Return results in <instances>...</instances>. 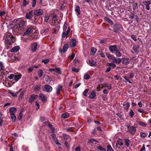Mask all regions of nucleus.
Returning a JSON list of instances; mask_svg holds the SVG:
<instances>
[{
	"label": "nucleus",
	"mask_w": 151,
	"mask_h": 151,
	"mask_svg": "<svg viewBox=\"0 0 151 151\" xmlns=\"http://www.w3.org/2000/svg\"><path fill=\"white\" fill-rule=\"evenodd\" d=\"M68 33L66 31H63L62 34V37H67L68 36Z\"/></svg>",
	"instance_id": "37"
},
{
	"label": "nucleus",
	"mask_w": 151,
	"mask_h": 151,
	"mask_svg": "<svg viewBox=\"0 0 151 151\" xmlns=\"http://www.w3.org/2000/svg\"><path fill=\"white\" fill-rule=\"evenodd\" d=\"M69 115L68 113L66 112L62 115V117L64 119H66L69 116Z\"/></svg>",
	"instance_id": "34"
},
{
	"label": "nucleus",
	"mask_w": 151,
	"mask_h": 151,
	"mask_svg": "<svg viewBox=\"0 0 151 151\" xmlns=\"http://www.w3.org/2000/svg\"><path fill=\"white\" fill-rule=\"evenodd\" d=\"M97 49L94 47H92L91 49L90 54L91 55H93L96 52Z\"/></svg>",
	"instance_id": "28"
},
{
	"label": "nucleus",
	"mask_w": 151,
	"mask_h": 151,
	"mask_svg": "<svg viewBox=\"0 0 151 151\" xmlns=\"http://www.w3.org/2000/svg\"><path fill=\"white\" fill-rule=\"evenodd\" d=\"M114 32H119L120 29H122L121 25L119 24H115L114 25Z\"/></svg>",
	"instance_id": "3"
},
{
	"label": "nucleus",
	"mask_w": 151,
	"mask_h": 151,
	"mask_svg": "<svg viewBox=\"0 0 151 151\" xmlns=\"http://www.w3.org/2000/svg\"><path fill=\"white\" fill-rule=\"evenodd\" d=\"M104 19L105 21H107L111 25L113 24V22L112 20H111L109 18L107 17H105Z\"/></svg>",
	"instance_id": "27"
},
{
	"label": "nucleus",
	"mask_w": 151,
	"mask_h": 151,
	"mask_svg": "<svg viewBox=\"0 0 151 151\" xmlns=\"http://www.w3.org/2000/svg\"><path fill=\"white\" fill-rule=\"evenodd\" d=\"M37 46V44L36 42H34L32 45L31 48L33 52H34L36 51Z\"/></svg>",
	"instance_id": "12"
},
{
	"label": "nucleus",
	"mask_w": 151,
	"mask_h": 151,
	"mask_svg": "<svg viewBox=\"0 0 151 151\" xmlns=\"http://www.w3.org/2000/svg\"><path fill=\"white\" fill-rule=\"evenodd\" d=\"M41 86V84H39L35 85L34 88V90L35 92H37L39 91L40 89Z\"/></svg>",
	"instance_id": "16"
},
{
	"label": "nucleus",
	"mask_w": 151,
	"mask_h": 151,
	"mask_svg": "<svg viewBox=\"0 0 151 151\" xmlns=\"http://www.w3.org/2000/svg\"><path fill=\"white\" fill-rule=\"evenodd\" d=\"M22 75L21 74H19L15 75L14 80L15 81H18L21 78Z\"/></svg>",
	"instance_id": "18"
},
{
	"label": "nucleus",
	"mask_w": 151,
	"mask_h": 151,
	"mask_svg": "<svg viewBox=\"0 0 151 151\" xmlns=\"http://www.w3.org/2000/svg\"><path fill=\"white\" fill-rule=\"evenodd\" d=\"M139 124L141 126L144 127H146L147 125V124L146 123L142 122H139Z\"/></svg>",
	"instance_id": "51"
},
{
	"label": "nucleus",
	"mask_w": 151,
	"mask_h": 151,
	"mask_svg": "<svg viewBox=\"0 0 151 151\" xmlns=\"http://www.w3.org/2000/svg\"><path fill=\"white\" fill-rule=\"evenodd\" d=\"M37 96V95H32L30 96V97L29 98V103L32 104L36 98Z\"/></svg>",
	"instance_id": "7"
},
{
	"label": "nucleus",
	"mask_w": 151,
	"mask_h": 151,
	"mask_svg": "<svg viewBox=\"0 0 151 151\" xmlns=\"http://www.w3.org/2000/svg\"><path fill=\"white\" fill-rule=\"evenodd\" d=\"M39 98L42 101V102L45 103L47 100V97L45 95L40 93L39 96Z\"/></svg>",
	"instance_id": "8"
},
{
	"label": "nucleus",
	"mask_w": 151,
	"mask_h": 151,
	"mask_svg": "<svg viewBox=\"0 0 151 151\" xmlns=\"http://www.w3.org/2000/svg\"><path fill=\"white\" fill-rule=\"evenodd\" d=\"M63 88L62 86L60 85H58L56 89V94L57 95H59L60 93V91Z\"/></svg>",
	"instance_id": "15"
},
{
	"label": "nucleus",
	"mask_w": 151,
	"mask_h": 151,
	"mask_svg": "<svg viewBox=\"0 0 151 151\" xmlns=\"http://www.w3.org/2000/svg\"><path fill=\"white\" fill-rule=\"evenodd\" d=\"M22 117V112H20L19 113V116L18 117V119L19 120H20Z\"/></svg>",
	"instance_id": "63"
},
{
	"label": "nucleus",
	"mask_w": 151,
	"mask_h": 151,
	"mask_svg": "<svg viewBox=\"0 0 151 151\" xmlns=\"http://www.w3.org/2000/svg\"><path fill=\"white\" fill-rule=\"evenodd\" d=\"M9 111L11 114H14L16 111V109L15 107H12L10 108Z\"/></svg>",
	"instance_id": "26"
},
{
	"label": "nucleus",
	"mask_w": 151,
	"mask_h": 151,
	"mask_svg": "<svg viewBox=\"0 0 151 151\" xmlns=\"http://www.w3.org/2000/svg\"><path fill=\"white\" fill-rule=\"evenodd\" d=\"M127 127L128 129V132L131 134H134L136 131V127L134 126L131 127L127 125Z\"/></svg>",
	"instance_id": "2"
},
{
	"label": "nucleus",
	"mask_w": 151,
	"mask_h": 151,
	"mask_svg": "<svg viewBox=\"0 0 151 151\" xmlns=\"http://www.w3.org/2000/svg\"><path fill=\"white\" fill-rule=\"evenodd\" d=\"M9 93L14 97L15 98L17 97V96L15 93H13L11 92H9Z\"/></svg>",
	"instance_id": "59"
},
{
	"label": "nucleus",
	"mask_w": 151,
	"mask_h": 151,
	"mask_svg": "<svg viewBox=\"0 0 151 151\" xmlns=\"http://www.w3.org/2000/svg\"><path fill=\"white\" fill-rule=\"evenodd\" d=\"M50 17V15L49 14H47L45 15V21L46 22H48V19H49Z\"/></svg>",
	"instance_id": "43"
},
{
	"label": "nucleus",
	"mask_w": 151,
	"mask_h": 151,
	"mask_svg": "<svg viewBox=\"0 0 151 151\" xmlns=\"http://www.w3.org/2000/svg\"><path fill=\"white\" fill-rule=\"evenodd\" d=\"M43 72L42 70L41 69H40L38 72V76L40 78H41L42 76Z\"/></svg>",
	"instance_id": "35"
},
{
	"label": "nucleus",
	"mask_w": 151,
	"mask_h": 151,
	"mask_svg": "<svg viewBox=\"0 0 151 151\" xmlns=\"http://www.w3.org/2000/svg\"><path fill=\"white\" fill-rule=\"evenodd\" d=\"M36 0H32V7H35L36 5Z\"/></svg>",
	"instance_id": "50"
},
{
	"label": "nucleus",
	"mask_w": 151,
	"mask_h": 151,
	"mask_svg": "<svg viewBox=\"0 0 151 151\" xmlns=\"http://www.w3.org/2000/svg\"><path fill=\"white\" fill-rule=\"evenodd\" d=\"M25 23V22L23 20H21L19 21V23L16 24V26L18 28V27L22 28L24 25Z\"/></svg>",
	"instance_id": "9"
},
{
	"label": "nucleus",
	"mask_w": 151,
	"mask_h": 151,
	"mask_svg": "<svg viewBox=\"0 0 151 151\" xmlns=\"http://www.w3.org/2000/svg\"><path fill=\"white\" fill-rule=\"evenodd\" d=\"M44 90L47 92H50L52 90V87L49 85L45 84L44 85Z\"/></svg>",
	"instance_id": "4"
},
{
	"label": "nucleus",
	"mask_w": 151,
	"mask_h": 151,
	"mask_svg": "<svg viewBox=\"0 0 151 151\" xmlns=\"http://www.w3.org/2000/svg\"><path fill=\"white\" fill-rule=\"evenodd\" d=\"M90 76L88 74H86L84 75V78L86 80H88Z\"/></svg>",
	"instance_id": "57"
},
{
	"label": "nucleus",
	"mask_w": 151,
	"mask_h": 151,
	"mask_svg": "<svg viewBox=\"0 0 151 151\" xmlns=\"http://www.w3.org/2000/svg\"><path fill=\"white\" fill-rule=\"evenodd\" d=\"M5 36H6V39L5 40L4 42L6 48L8 49L10 47L11 44L13 42V40L12 39V36L9 34H7Z\"/></svg>",
	"instance_id": "1"
},
{
	"label": "nucleus",
	"mask_w": 151,
	"mask_h": 151,
	"mask_svg": "<svg viewBox=\"0 0 151 151\" xmlns=\"http://www.w3.org/2000/svg\"><path fill=\"white\" fill-rule=\"evenodd\" d=\"M49 62V59H44L42 60V62L46 64Z\"/></svg>",
	"instance_id": "48"
},
{
	"label": "nucleus",
	"mask_w": 151,
	"mask_h": 151,
	"mask_svg": "<svg viewBox=\"0 0 151 151\" xmlns=\"http://www.w3.org/2000/svg\"><path fill=\"white\" fill-rule=\"evenodd\" d=\"M32 30V29L30 27H28L26 29V30L25 32L24 33L23 35H29Z\"/></svg>",
	"instance_id": "20"
},
{
	"label": "nucleus",
	"mask_w": 151,
	"mask_h": 151,
	"mask_svg": "<svg viewBox=\"0 0 151 151\" xmlns=\"http://www.w3.org/2000/svg\"><path fill=\"white\" fill-rule=\"evenodd\" d=\"M14 75L13 74H12L8 76V78L10 79H12L13 78H14Z\"/></svg>",
	"instance_id": "60"
},
{
	"label": "nucleus",
	"mask_w": 151,
	"mask_h": 151,
	"mask_svg": "<svg viewBox=\"0 0 151 151\" xmlns=\"http://www.w3.org/2000/svg\"><path fill=\"white\" fill-rule=\"evenodd\" d=\"M96 96V94L95 91H93L90 94L89 98L91 99H94Z\"/></svg>",
	"instance_id": "24"
},
{
	"label": "nucleus",
	"mask_w": 151,
	"mask_h": 151,
	"mask_svg": "<svg viewBox=\"0 0 151 151\" xmlns=\"http://www.w3.org/2000/svg\"><path fill=\"white\" fill-rule=\"evenodd\" d=\"M124 78L126 80V82H129V83H132V82L129 79V77H127L126 76H125L124 77Z\"/></svg>",
	"instance_id": "47"
},
{
	"label": "nucleus",
	"mask_w": 151,
	"mask_h": 151,
	"mask_svg": "<svg viewBox=\"0 0 151 151\" xmlns=\"http://www.w3.org/2000/svg\"><path fill=\"white\" fill-rule=\"evenodd\" d=\"M72 70L73 72H78L79 69L78 68L73 67L72 68Z\"/></svg>",
	"instance_id": "52"
},
{
	"label": "nucleus",
	"mask_w": 151,
	"mask_h": 151,
	"mask_svg": "<svg viewBox=\"0 0 151 151\" xmlns=\"http://www.w3.org/2000/svg\"><path fill=\"white\" fill-rule=\"evenodd\" d=\"M61 69L60 67H55V72L59 74H61Z\"/></svg>",
	"instance_id": "31"
},
{
	"label": "nucleus",
	"mask_w": 151,
	"mask_h": 151,
	"mask_svg": "<svg viewBox=\"0 0 151 151\" xmlns=\"http://www.w3.org/2000/svg\"><path fill=\"white\" fill-rule=\"evenodd\" d=\"M11 116L12 120L15 121L16 119V117L14 114H11Z\"/></svg>",
	"instance_id": "46"
},
{
	"label": "nucleus",
	"mask_w": 151,
	"mask_h": 151,
	"mask_svg": "<svg viewBox=\"0 0 151 151\" xmlns=\"http://www.w3.org/2000/svg\"><path fill=\"white\" fill-rule=\"evenodd\" d=\"M97 148L99 150L101 151H106V149L103 148V147L101 146H98L97 147Z\"/></svg>",
	"instance_id": "42"
},
{
	"label": "nucleus",
	"mask_w": 151,
	"mask_h": 151,
	"mask_svg": "<svg viewBox=\"0 0 151 151\" xmlns=\"http://www.w3.org/2000/svg\"><path fill=\"white\" fill-rule=\"evenodd\" d=\"M48 31H49V29L48 28H47L44 29H42L41 30V32L42 33L46 34L47 32H48Z\"/></svg>",
	"instance_id": "44"
},
{
	"label": "nucleus",
	"mask_w": 151,
	"mask_h": 151,
	"mask_svg": "<svg viewBox=\"0 0 151 151\" xmlns=\"http://www.w3.org/2000/svg\"><path fill=\"white\" fill-rule=\"evenodd\" d=\"M131 38L135 41H136L137 40V37L135 35H131Z\"/></svg>",
	"instance_id": "58"
},
{
	"label": "nucleus",
	"mask_w": 151,
	"mask_h": 151,
	"mask_svg": "<svg viewBox=\"0 0 151 151\" xmlns=\"http://www.w3.org/2000/svg\"><path fill=\"white\" fill-rule=\"evenodd\" d=\"M67 27V24L66 23H65L63 27V31H65L66 30Z\"/></svg>",
	"instance_id": "56"
},
{
	"label": "nucleus",
	"mask_w": 151,
	"mask_h": 151,
	"mask_svg": "<svg viewBox=\"0 0 151 151\" xmlns=\"http://www.w3.org/2000/svg\"><path fill=\"white\" fill-rule=\"evenodd\" d=\"M33 17L32 11L29 12L27 13L25 16L26 18L27 19H31Z\"/></svg>",
	"instance_id": "10"
},
{
	"label": "nucleus",
	"mask_w": 151,
	"mask_h": 151,
	"mask_svg": "<svg viewBox=\"0 0 151 151\" xmlns=\"http://www.w3.org/2000/svg\"><path fill=\"white\" fill-rule=\"evenodd\" d=\"M123 145L122 140L121 139H118L116 143V147L120 148L121 146Z\"/></svg>",
	"instance_id": "6"
},
{
	"label": "nucleus",
	"mask_w": 151,
	"mask_h": 151,
	"mask_svg": "<svg viewBox=\"0 0 151 151\" xmlns=\"http://www.w3.org/2000/svg\"><path fill=\"white\" fill-rule=\"evenodd\" d=\"M106 57H107L108 59L109 60L111 59L112 60L113 58H114V56L111 55L110 54H108L106 55Z\"/></svg>",
	"instance_id": "45"
},
{
	"label": "nucleus",
	"mask_w": 151,
	"mask_h": 151,
	"mask_svg": "<svg viewBox=\"0 0 151 151\" xmlns=\"http://www.w3.org/2000/svg\"><path fill=\"white\" fill-rule=\"evenodd\" d=\"M109 66H112L114 68L116 67V65L113 62H111L110 63H109Z\"/></svg>",
	"instance_id": "55"
},
{
	"label": "nucleus",
	"mask_w": 151,
	"mask_h": 151,
	"mask_svg": "<svg viewBox=\"0 0 151 151\" xmlns=\"http://www.w3.org/2000/svg\"><path fill=\"white\" fill-rule=\"evenodd\" d=\"M132 7H133V10L134 12L138 8L137 4V3H132Z\"/></svg>",
	"instance_id": "25"
},
{
	"label": "nucleus",
	"mask_w": 151,
	"mask_h": 151,
	"mask_svg": "<svg viewBox=\"0 0 151 151\" xmlns=\"http://www.w3.org/2000/svg\"><path fill=\"white\" fill-rule=\"evenodd\" d=\"M93 142H98L96 141L94 139L92 138L89 140V142L90 143H93Z\"/></svg>",
	"instance_id": "61"
},
{
	"label": "nucleus",
	"mask_w": 151,
	"mask_h": 151,
	"mask_svg": "<svg viewBox=\"0 0 151 151\" xmlns=\"http://www.w3.org/2000/svg\"><path fill=\"white\" fill-rule=\"evenodd\" d=\"M75 11L77 12L78 13V15H80V8L79 6H76L75 9Z\"/></svg>",
	"instance_id": "38"
},
{
	"label": "nucleus",
	"mask_w": 151,
	"mask_h": 151,
	"mask_svg": "<svg viewBox=\"0 0 151 151\" xmlns=\"http://www.w3.org/2000/svg\"><path fill=\"white\" fill-rule=\"evenodd\" d=\"M121 60L122 61V63L124 64L128 65L129 63L130 60L128 58H122Z\"/></svg>",
	"instance_id": "11"
},
{
	"label": "nucleus",
	"mask_w": 151,
	"mask_h": 151,
	"mask_svg": "<svg viewBox=\"0 0 151 151\" xmlns=\"http://www.w3.org/2000/svg\"><path fill=\"white\" fill-rule=\"evenodd\" d=\"M143 3L145 5L146 9L148 10H149L150 9L149 5L151 4L150 2V1H144Z\"/></svg>",
	"instance_id": "19"
},
{
	"label": "nucleus",
	"mask_w": 151,
	"mask_h": 151,
	"mask_svg": "<svg viewBox=\"0 0 151 151\" xmlns=\"http://www.w3.org/2000/svg\"><path fill=\"white\" fill-rule=\"evenodd\" d=\"M99 54L101 55V56L102 58H104L105 57L104 53H103L102 51H99Z\"/></svg>",
	"instance_id": "53"
},
{
	"label": "nucleus",
	"mask_w": 151,
	"mask_h": 151,
	"mask_svg": "<svg viewBox=\"0 0 151 151\" xmlns=\"http://www.w3.org/2000/svg\"><path fill=\"white\" fill-rule=\"evenodd\" d=\"M146 136V135L145 133L142 132H141L140 133V137L141 138H145Z\"/></svg>",
	"instance_id": "41"
},
{
	"label": "nucleus",
	"mask_w": 151,
	"mask_h": 151,
	"mask_svg": "<svg viewBox=\"0 0 151 151\" xmlns=\"http://www.w3.org/2000/svg\"><path fill=\"white\" fill-rule=\"evenodd\" d=\"M25 92H26L25 91H23L19 95V100H22V99L24 95V94L25 93Z\"/></svg>",
	"instance_id": "30"
},
{
	"label": "nucleus",
	"mask_w": 151,
	"mask_h": 151,
	"mask_svg": "<svg viewBox=\"0 0 151 151\" xmlns=\"http://www.w3.org/2000/svg\"><path fill=\"white\" fill-rule=\"evenodd\" d=\"M75 151H81L80 147L79 146L75 148Z\"/></svg>",
	"instance_id": "64"
},
{
	"label": "nucleus",
	"mask_w": 151,
	"mask_h": 151,
	"mask_svg": "<svg viewBox=\"0 0 151 151\" xmlns=\"http://www.w3.org/2000/svg\"><path fill=\"white\" fill-rule=\"evenodd\" d=\"M109 49L111 52L113 53L115 51L117 50L116 46V45H110L109 47Z\"/></svg>",
	"instance_id": "13"
},
{
	"label": "nucleus",
	"mask_w": 151,
	"mask_h": 151,
	"mask_svg": "<svg viewBox=\"0 0 151 151\" xmlns=\"http://www.w3.org/2000/svg\"><path fill=\"white\" fill-rule=\"evenodd\" d=\"M20 49V47L19 46H15L13 47L10 50V51L11 52H18Z\"/></svg>",
	"instance_id": "22"
},
{
	"label": "nucleus",
	"mask_w": 151,
	"mask_h": 151,
	"mask_svg": "<svg viewBox=\"0 0 151 151\" xmlns=\"http://www.w3.org/2000/svg\"><path fill=\"white\" fill-rule=\"evenodd\" d=\"M51 137L54 141H55V140L56 139V135H55V134H52Z\"/></svg>",
	"instance_id": "62"
},
{
	"label": "nucleus",
	"mask_w": 151,
	"mask_h": 151,
	"mask_svg": "<svg viewBox=\"0 0 151 151\" xmlns=\"http://www.w3.org/2000/svg\"><path fill=\"white\" fill-rule=\"evenodd\" d=\"M134 114L133 111L131 109L129 113V115L131 118H132Z\"/></svg>",
	"instance_id": "40"
},
{
	"label": "nucleus",
	"mask_w": 151,
	"mask_h": 151,
	"mask_svg": "<svg viewBox=\"0 0 151 151\" xmlns=\"http://www.w3.org/2000/svg\"><path fill=\"white\" fill-rule=\"evenodd\" d=\"M34 14L35 15L37 16H41L43 14V12L42 9H39L35 10Z\"/></svg>",
	"instance_id": "5"
},
{
	"label": "nucleus",
	"mask_w": 151,
	"mask_h": 151,
	"mask_svg": "<svg viewBox=\"0 0 151 151\" xmlns=\"http://www.w3.org/2000/svg\"><path fill=\"white\" fill-rule=\"evenodd\" d=\"M89 62L90 65L91 66H93L96 65V63L93 60H89Z\"/></svg>",
	"instance_id": "32"
},
{
	"label": "nucleus",
	"mask_w": 151,
	"mask_h": 151,
	"mask_svg": "<svg viewBox=\"0 0 151 151\" xmlns=\"http://www.w3.org/2000/svg\"><path fill=\"white\" fill-rule=\"evenodd\" d=\"M57 15L56 14H54L52 17V20L53 21H54L55 23H56L58 24L59 23V22L58 21V20L57 19Z\"/></svg>",
	"instance_id": "23"
},
{
	"label": "nucleus",
	"mask_w": 151,
	"mask_h": 151,
	"mask_svg": "<svg viewBox=\"0 0 151 151\" xmlns=\"http://www.w3.org/2000/svg\"><path fill=\"white\" fill-rule=\"evenodd\" d=\"M71 43L70 45V47H74L76 46V39H73L71 40Z\"/></svg>",
	"instance_id": "21"
},
{
	"label": "nucleus",
	"mask_w": 151,
	"mask_h": 151,
	"mask_svg": "<svg viewBox=\"0 0 151 151\" xmlns=\"http://www.w3.org/2000/svg\"><path fill=\"white\" fill-rule=\"evenodd\" d=\"M124 142L125 143V145L127 146V147H129L130 145L129 140L128 139H124Z\"/></svg>",
	"instance_id": "33"
},
{
	"label": "nucleus",
	"mask_w": 151,
	"mask_h": 151,
	"mask_svg": "<svg viewBox=\"0 0 151 151\" xmlns=\"http://www.w3.org/2000/svg\"><path fill=\"white\" fill-rule=\"evenodd\" d=\"M28 3V1H27L26 0H23V6H25Z\"/></svg>",
	"instance_id": "49"
},
{
	"label": "nucleus",
	"mask_w": 151,
	"mask_h": 151,
	"mask_svg": "<svg viewBox=\"0 0 151 151\" xmlns=\"http://www.w3.org/2000/svg\"><path fill=\"white\" fill-rule=\"evenodd\" d=\"M129 106V104L128 102L123 104V108H124V109L126 110L127 112L128 111Z\"/></svg>",
	"instance_id": "17"
},
{
	"label": "nucleus",
	"mask_w": 151,
	"mask_h": 151,
	"mask_svg": "<svg viewBox=\"0 0 151 151\" xmlns=\"http://www.w3.org/2000/svg\"><path fill=\"white\" fill-rule=\"evenodd\" d=\"M106 149L107 151H114L110 145H108L106 147Z\"/></svg>",
	"instance_id": "39"
},
{
	"label": "nucleus",
	"mask_w": 151,
	"mask_h": 151,
	"mask_svg": "<svg viewBox=\"0 0 151 151\" xmlns=\"http://www.w3.org/2000/svg\"><path fill=\"white\" fill-rule=\"evenodd\" d=\"M115 54L117 57H119L121 56V54L120 51L118 50H116Z\"/></svg>",
	"instance_id": "36"
},
{
	"label": "nucleus",
	"mask_w": 151,
	"mask_h": 151,
	"mask_svg": "<svg viewBox=\"0 0 151 151\" xmlns=\"http://www.w3.org/2000/svg\"><path fill=\"white\" fill-rule=\"evenodd\" d=\"M88 91H89V90L88 89H86L83 92V95L85 96H87V93L88 92Z\"/></svg>",
	"instance_id": "54"
},
{
	"label": "nucleus",
	"mask_w": 151,
	"mask_h": 151,
	"mask_svg": "<svg viewBox=\"0 0 151 151\" xmlns=\"http://www.w3.org/2000/svg\"><path fill=\"white\" fill-rule=\"evenodd\" d=\"M68 45L67 44H65L64 45L63 47V49L62 51L63 53L67 51L68 48Z\"/></svg>",
	"instance_id": "29"
},
{
	"label": "nucleus",
	"mask_w": 151,
	"mask_h": 151,
	"mask_svg": "<svg viewBox=\"0 0 151 151\" xmlns=\"http://www.w3.org/2000/svg\"><path fill=\"white\" fill-rule=\"evenodd\" d=\"M112 60L114 63L117 64H119L121 62L122 60L120 58H117L114 56Z\"/></svg>",
	"instance_id": "14"
}]
</instances>
